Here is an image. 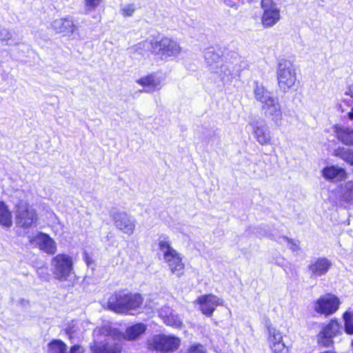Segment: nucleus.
<instances>
[{
	"instance_id": "obj_9",
	"label": "nucleus",
	"mask_w": 353,
	"mask_h": 353,
	"mask_svg": "<svg viewBox=\"0 0 353 353\" xmlns=\"http://www.w3.org/2000/svg\"><path fill=\"white\" fill-rule=\"evenodd\" d=\"M340 303V300L336 296L326 294L314 302V310L318 314L328 316L338 310Z\"/></svg>"
},
{
	"instance_id": "obj_25",
	"label": "nucleus",
	"mask_w": 353,
	"mask_h": 353,
	"mask_svg": "<svg viewBox=\"0 0 353 353\" xmlns=\"http://www.w3.org/2000/svg\"><path fill=\"white\" fill-rule=\"evenodd\" d=\"M204 59L208 65L214 72H218V69L222 63V59L219 53H217L214 48H209L204 52Z\"/></svg>"
},
{
	"instance_id": "obj_5",
	"label": "nucleus",
	"mask_w": 353,
	"mask_h": 353,
	"mask_svg": "<svg viewBox=\"0 0 353 353\" xmlns=\"http://www.w3.org/2000/svg\"><path fill=\"white\" fill-rule=\"evenodd\" d=\"M72 257L67 254H58L51 260V270L54 277L61 281H67L73 272Z\"/></svg>"
},
{
	"instance_id": "obj_15",
	"label": "nucleus",
	"mask_w": 353,
	"mask_h": 353,
	"mask_svg": "<svg viewBox=\"0 0 353 353\" xmlns=\"http://www.w3.org/2000/svg\"><path fill=\"white\" fill-rule=\"evenodd\" d=\"M269 347L274 353H289L288 347L283 341L282 332L272 326L268 327Z\"/></svg>"
},
{
	"instance_id": "obj_1",
	"label": "nucleus",
	"mask_w": 353,
	"mask_h": 353,
	"mask_svg": "<svg viewBox=\"0 0 353 353\" xmlns=\"http://www.w3.org/2000/svg\"><path fill=\"white\" fill-rule=\"evenodd\" d=\"M92 353H121L123 345L121 333L110 326L97 327L93 332Z\"/></svg>"
},
{
	"instance_id": "obj_20",
	"label": "nucleus",
	"mask_w": 353,
	"mask_h": 353,
	"mask_svg": "<svg viewBox=\"0 0 353 353\" xmlns=\"http://www.w3.org/2000/svg\"><path fill=\"white\" fill-rule=\"evenodd\" d=\"M136 83L143 87L141 92L152 93L161 88V79L155 74L143 76L136 80Z\"/></svg>"
},
{
	"instance_id": "obj_6",
	"label": "nucleus",
	"mask_w": 353,
	"mask_h": 353,
	"mask_svg": "<svg viewBox=\"0 0 353 353\" xmlns=\"http://www.w3.org/2000/svg\"><path fill=\"white\" fill-rule=\"evenodd\" d=\"M150 44L152 52L162 58L176 57L181 52L179 44L168 37H163L159 41H152Z\"/></svg>"
},
{
	"instance_id": "obj_7",
	"label": "nucleus",
	"mask_w": 353,
	"mask_h": 353,
	"mask_svg": "<svg viewBox=\"0 0 353 353\" xmlns=\"http://www.w3.org/2000/svg\"><path fill=\"white\" fill-rule=\"evenodd\" d=\"M15 217L17 224L23 228H30L37 221L36 210L24 200L15 204Z\"/></svg>"
},
{
	"instance_id": "obj_35",
	"label": "nucleus",
	"mask_w": 353,
	"mask_h": 353,
	"mask_svg": "<svg viewBox=\"0 0 353 353\" xmlns=\"http://www.w3.org/2000/svg\"><path fill=\"white\" fill-rule=\"evenodd\" d=\"M37 274L39 277L45 281H48L50 280V275L48 273V268L46 267H41L38 268Z\"/></svg>"
},
{
	"instance_id": "obj_26",
	"label": "nucleus",
	"mask_w": 353,
	"mask_h": 353,
	"mask_svg": "<svg viewBox=\"0 0 353 353\" xmlns=\"http://www.w3.org/2000/svg\"><path fill=\"white\" fill-rule=\"evenodd\" d=\"M147 330L146 325L139 323L126 328L124 333L121 334V339L126 341H134L139 338Z\"/></svg>"
},
{
	"instance_id": "obj_18",
	"label": "nucleus",
	"mask_w": 353,
	"mask_h": 353,
	"mask_svg": "<svg viewBox=\"0 0 353 353\" xmlns=\"http://www.w3.org/2000/svg\"><path fill=\"white\" fill-rule=\"evenodd\" d=\"M264 116L270 119L276 126H281L283 121V112L281 107L276 99L266 106L262 107Z\"/></svg>"
},
{
	"instance_id": "obj_10",
	"label": "nucleus",
	"mask_w": 353,
	"mask_h": 353,
	"mask_svg": "<svg viewBox=\"0 0 353 353\" xmlns=\"http://www.w3.org/2000/svg\"><path fill=\"white\" fill-rule=\"evenodd\" d=\"M194 303L199 305L202 314L211 316L217 306L223 305V300L213 294H208L199 296Z\"/></svg>"
},
{
	"instance_id": "obj_17",
	"label": "nucleus",
	"mask_w": 353,
	"mask_h": 353,
	"mask_svg": "<svg viewBox=\"0 0 353 353\" xmlns=\"http://www.w3.org/2000/svg\"><path fill=\"white\" fill-rule=\"evenodd\" d=\"M116 227L127 234H132L135 228V221L123 212H117L112 215Z\"/></svg>"
},
{
	"instance_id": "obj_39",
	"label": "nucleus",
	"mask_w": 353,
	"mask_h": 353,
	"mask_svg": "<svg viewBox=\"0 0 353 353\" xmlns=\"http://www.w3.org/2000/svg\"><path fill=\"white\" fill-rule=\"evenodd\" d=\"M83 349L80 345H73L70 350V353H83Z\"/></svg>"
},
{
	"instance_id": "obj_2",
	"label": "nucleus",
	"mask_w": 353,
	"mask_h": 353,
	"mask_svg": "<svg viewBox=\"0 0 353 353\" xmlns=\"http://www.w3.org/2000/svg\"><path fill=\"white\" fill-rule=\"evenodd\" d=\"M142 303L143 298L140 294L119 291L110 296L107 305L116 313L134 314Z\"/></svg>"
},
{
	"instance_id": "obj_42",
	"label": "nucleus",
	"mask_w": 353,
	"mask_h": 353,
	"mask_svg": "<svg viewBox=\"0 0 353 353\" xmlns=\"http://www.w3.org/2000/svg\"><path fill=\"white\" fill-rule=\"evenodd\" d=\"M223 2L226 6L229 7H233L235 4L232 0H223Z\"/></svg>"
},
{
	"instance_id": "obj_32",
	"label": "nucleus",
	"mask_w": 353,
	"mask_h": 353,
	"mask_svg": "<svg viewBox=\"0 0 353 353\" xmlns=\"http://www.w3.org/2000/svg\"><path fill=\"white\" fill-rule=\"evenodd\" d=\"M345 330L348 334H353V312L347 311L343 314Z\"/></svg>"
},
{
	"instance_id": "obj_36",
	"label": "nucleus",
	"mask_w": 353,
	"mask_h": 353,
	"mask_svg": "<svg viewBox=\"0 0 353 353\" xmlns=\"http://www.w3.org/2000/svg\"><path fill=\"white\" fill-rule=\"evenodd\" d=\"M135 11V6L134 4H128L123 6L121 9V13L124 17H131Z\"/></svg>"
},
{
	"instance_id": "obj_28",
	"label": "nucleus",
	"mask_w": 353,
	"mask_h": 353,
	"mask_svg": "<svg viewBox=\"0 0 353 353\" xmlns=\"http://www.w3.org/2000/svg\"><path fill=\"white\" fill-rule=\"evenodd\" d=\"M0 225L6 228L12 225V212L3 201H0Z\"/></svg>"
},
{
	"instance_id": "obj_12",
	"label": "nucleus",
	"mask_w": 353,
	"mask_h": 353,
	"mask_svg": "<svg viewBox=\"0 0 353 353\" xmlns=\"http://www.w3.org/2000/svg\"><path fill=\"white\" fill-rule=\"evenodd\" d=\"M340 332V325L336 320H331L317 335L318 344L329 347L333 343V338Z\"/></svg>"
},
{
	"instance_id": "obj_21",
	"label": "nucleus",
	"mask_w": 353,
	"mask_h": 353,
	"mask_svg": "<svg viewBox=\"0 0 353 353\" xmlns=\"http://www.w3.org/2000/svg\"><path fill=\"white\" fill-rule=\"evenodd\" d=\"M254 95L255 99L261 103V108L269 105L277 99L258 81L254 82Z\"/></svg>"
},
{
	"instance_id": "obj_27",
	"label": "nucleus",
	"mask_w": 353,
	"mask_h": 353,
	"mask_svg": "<svg viewBox=\"0 0 353 353\" xmlns=\"http://www.w3.org/2000/svg\"><path fill=\"white\" fill-rule=\"evenodd\" d=\"M333 131L337 139L343 143L353 145V130L346 127L334 125Z\"/></svg>"
},
{
	"instance_id": "obj_44",
	"label": "nucleus",
	"mask_w": 353,
	"mask_h": 353,
	"mask_svg": "<svg viewBox=\"0 0 353 353\" xmlns=\"http://www.w3.org/2000/svg\"><path fill=\"white\" fill-rule=\"evenodd\" d=\"M349 117L351 119H353V108H352L351 111L349 112Z\"/></svg>"
},
{
	"instance_id": "obj_29",
	"label": "nucleus",
	"mask_w": 353,
	"mask_h": 353,
	"mask_svg": "<svg viewBox=\"0 0 353 353\" xmlns=\"http://www.w3.org/2000/svg\"><path fill=\"white\" fill-rule=\"evenodd\" d=\"M333 154L353 165V150L339 147L334 150Z\"/></svg>"
},
{
	"instance_id": "obj_4",
	"label": "nucleus",
	"mask_w": 353,
	"mask_h": 353,
	"mask_svg": "<svg viewBox=\"0 0 353 353\" xmlns=\"http://www.w3.org/2000/svg\"><path fill=\"white\" fill-rule=\"evenodd\" d=\"M279 88L283 92H288L296 81V70L292 61L281 59L276 70Z\"/></svg>"
},
{
	"instance_id": "obj_14",
	"label": "nucleus",
	"mask_w": 353,
	"mask_h": 353,
	"mask_svg": "<svg viewBox=\"0 0 353 353\" xmlns=\"http://www.w3.org/2000/svg\"><path fill=\"white\" fill-rule=\"evenodd\" d=\"M261 6L264 10L262 17L263 26L271 27L280 19L279 10L272 0H262Z\"/></svg>"
},
{
	"instance_id": "obj_43",
	"label": "nucleus",
	"mask_w": 353,
	"mask_h": 353,
	"mask_svg": "<svg viewBox=\"0 0 353 353\" xmlns=\"http://www.w3.org/2000/svg\"><path fill=\"white\" fill-rule=\"evenodd\" d=\"M85 259L87 263L89 264L90 263V258H89L88 254H86V253L85 254Z\"/></svg>"
},
{
	"instance_id": "obj_40",
	"label": "nucleus",
	"mask_w": 353,
	"mask_h": 353,
	"mask_svg": "<svg viewBox=\"0 0 353 353\" xmlns=\"http://www.w3.org/2000/svg\"><path fill=\"white\" fill-rule=\"evenodd\" d=\"M76 332V330H74V327H69L66 330L67 334L71 337L72 334H74Z\"/></svg>"
},
{
	"instance_id": "obj_33",
	"label": "nucleus",
	"mask_w": 353,
	"mask_h": 353,
	"mask_svg": "<svg viewBox=\"0 0 353 353\" xmlns=\"http://www.w3.org/2000/svg\"><path fill=\"white\" fill-rule=\"evenodd\" d=\"M278 241L280 243H286L289 249H290L292 252H297L300 250L299 241L290 239H288V237L283 236L279 238Z\"/></svg>"
},
{
	"instance_id": "obj_11",
	"label": "nucleus",
	"mask_w": 353,
	"mask_h": 353,
	"mask_svg": "<svg viewBox=\"0 0 353 353\" xmlns=\"http://www.w3.org/2000/svg\"><path fill=\"white\" fill-rule=\"evenodd\" d=\"M256 141L261 145H268L272 143L271 132L267 125L261 119H254L250 122Z\"/></svg>"
},
{
	"instance_id": "obj_41",
	"label": "nucleus",
	"mask_w": 353,
	"mask_h": 353,
	"mask_svg": "<svg viewBox=\"0 0 353 353\" xmlns=\"http://www.w3.org/2000/svg\"><path fill=\"white\" fill-rule=\"evenodd\" d=\"M149 43L147 41L139 43L137 45V48L141 49L142 48L148 47Z\"/></svg>"
},
{
	"instance_id": "obj_38",
	"label": "nucleus",
	"mask_w": 353,
	"mask_h": 353,
	"mask_svg": "<svg viewBox=\"0 0 353 353\" xmlns=\"http://www.w3.org/2000/svg\"><path fill=\"white\" fill-rule=\"evenodd\" d=\"M189 353H205V350L201 345H194L190 348Z\"/></svg>"
},
{
	"instance_id": "obj_24",
	"label": "nucleus",
	"mask_w": 353,
	"mask_h": 353,
	"mask_svg": "<svg viewBox=\"0 0 353 353\" xmlns=\"http://www.w3.org/2000/svg\"><path fill=\"white\" fill-rule=\"evenodd\" d=\"M323 176L329 181H339L345 179V170L336 165H330L324 168L322 171Z\"/></svg>"
},
{
	"instance_id": "obj_3",
	"label": "nucleus",
	"mask_w": 353,
	"mask_h": 353,
	"mask_svg": "<svg viewBox=\"0 0 353 353\" xmlns=\"http://www.w3.org/2000/svg\"><path fill=\"white\" fill-rule=\"evenodd\" d=\"M157 241L158 248L162 253L163 259L171 273L177 277L182 276L185 270L182 254L172 246L171 241L168 236H160Z\"/></svg>"
},
{
	"instance_id": "obj_34",
	"label": "nucleus",
	"mask_w": 353,
	"mask_h": 353,
	"mask_svg": "<svg viewBox=\"0 0 353 353\" xmlns=\"http://www.w3.org/2000/svg\"><path fill=\"white\" fill-rule=\"evenodd\" d=\"M83 1L86 12H90L94 10L103 0H84Z\"/></svg>"
},
{
	"instance_id": "obj_13",
	"label": "nucleus",
	"mask_w": 353,
	"mask_h": 353,
	"mask_svg": "<svg viewBox=\"0 0 353 353\" xmlns=\"http://www.w3.org/2000/svg\"><path fill=\"white\" fill-rule=\"evenodd\" d=\"M30 243L46 254H54L57 252L56 242L48 234L39 232L34 236H30Z\"/></svg>"
},
{
	"instance_id": "obj_19",
	"label": "nucleus",
	"mask_w": 353,
	"mask_h": 353,
	"mask_svg": "<svg viewBox=\"0 0 353 353\" xmlns=\"http://www.w3.org/2000/svg\"><path fill=\"white\" fill-rule=\"evenodd\" d=\"M52 28L57 32L70 36L77 30V27L70 17L59 18L51 23Z\"/></svg>"
},
{
	"instance_id": "obj_22",
	"label": "nucleus",
	"mask_w": 353,
	"mask_h": 353,
	"mask_svg": "<svg viewBox=\"0 0 353 353\" xmlns=\"http://www.w3.org/2000/svg\"><path fill=\"white\" fill-rule=\"evenodd\" d=\"M159 316L168 326L181 328L183 321L181 317L175 314L169 307H163L159 311Z\"/></svg>"
},
{
	"instance_id": "obj_37",
	"label": "nucleus",
	"mask_w": 353,
	"mask_h": 353,
	"mask_svg": "<svg viewBox=\"0 0 353 353\" xmlns=\"http://www.w3.org/2000/svg\"><path fill=\"white\" fill-rule=\"evenodd\" d=\"M12 37L10 32L4 28H0V40L2 41H8Z\"/></svg>"
},
{
	"instance_id": "obj_16",
	"label": "nucleus",
	"mask_w": 353,
	"mask_h": 353,
	"mask_svg": "<svg viewBox=\"0 0 353 353\" xmlns=\"http://www.w3.org/2000/svg\"><path fill=\"white\" fill-rule=\"evenodd\" d=\"M332 263L325 257H319L310 261L307 266L311 278L316 279L326 274L331 268Z\"/></svg>"
},
{
	"instance_id": "obj_31",
	"label": "nucleus",
	"mask_w": 353,
	"mask_h": 353,
	"mask_svg": "<svg viewBox=\"0 0 353 353\" xmlns=\"http://www.w3.org/2000/svg\"><path fill=\"white\" fill-rule=\"evenodd\" d=\"M220 71H218L221 76L222 81L224 83H230L234 77V73L232 72L230 66L228 65L222 64L219 66Z\"/></svg>"
},
{
	"instance_id": "obj_8",
	"label": "nucleus",
	"mask_w": 353,
	"mask_h": 353,
	"mask_svg": "<svg viewBox=\"0 0 353 353\" xmlns=\"http://www.w3.org/2000/svg\"><path fill=\"white\" fill-rule=\"evenodd\" d=\"M180 343V339L176 336L158 334L148 340V346L150 350L168 352L176 350Z\"/></svg>"
},
{
	"instance_id": "obj_30",
	"label": "nucleus",
	"mask_w": 353,
	"mask_h": 353,
	"mask_svg": "<svg viewBox=\"0 0 353 353\" xmlns=\"http://www.w3.org/2000/svg\"><path fill=\"white\" fill-rule=\"evenodd\" d=\"M66 345L60 340H54L48 345L49 353H66Z\"/></svg>"
},
{
	"instance_id": "obj_23",
	"label": "nucleus",
	"mask_w": 353,
	"mask_h": 353,
	"mask_svg": "<svg viewBox=\"0 0 353 353\" xmlns=\"http://www.w3.org/2000/svg\"><path fill=\"white\" fill-rule=\"evenodd\" d=\"M336 195L343 203L353 204V182L341 184L336 190Z\"/></svg>"
}]
</instances>
